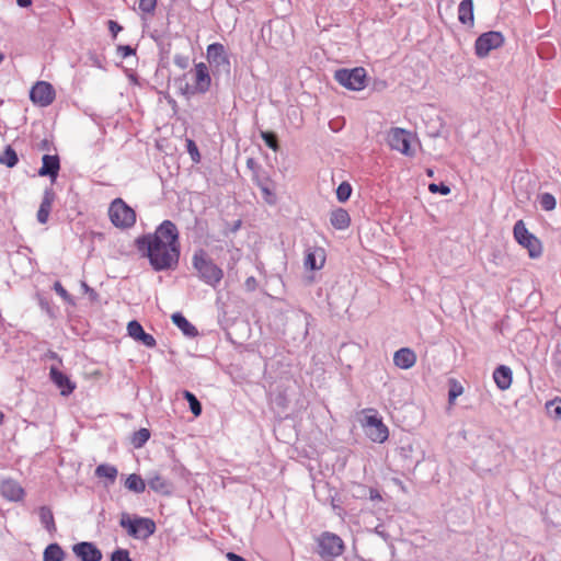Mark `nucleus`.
I'll return each instance as SVG.
<instances>
[{
    "mask_svg": "<svg viewBox=\"0 0 561 561\" xmlns=\"http://www.w3.org/2000/svg\"><path fill=\"white\" fill-rule=\"evenodd\" d=\"M82 287H83V289H84L85 291H89V290H90L89 286H88L85 283H82Z\"/></svg>",
    "mask_w": 561,
    "mask_h": 561,
    "instance_id": "nucleus-56",
    "label": "nucleus"
},
{
    "mask_svg": "<svg viewBox=\"0 0 561 561\" xmlns=\"http://www.w3.org/2000/svg\"><path fill=\"white\" fill-rule=\"evenodd\" d=\"M458 20L465 25H473L474 15L472 0H461L458 5Z\"/></svg>",
    "mask_w": 561,
    "mask_h": 561,
    "instance_id": "nucleus-23",
    "label": "nucleus"
},
{
    "mask_svg": "<svg viewBox=\"0 0 561 561\" xmlns=\"http://www.w3.org/2000/svg\"><path fill=\"white\" fill-rule=\"evenodd\" d=\"M245 287L249 289V290H254L255 287H256V279L251 276V277H248L245 279Z\"/></svg>",
    "mask_w": 561,
    "mask_h": 561,
    "instance_id": "nucleus-51",
    "label": "nucleus"
},
{
    "mask_svg": "<svg viewBox=\"0 0 561 561\" xmlns=\"http://www.w3.org/2000/svg\"><path fill=\"white\" fill-rule=\"evenodd\" d=\"M319 554L321 557H340L344 552L342 538L333 533L325 531L318 538Z\"/></svg>",
    "mask_w": 561,
    "mask_h": 561,
    "instance_id": "nucleus-9",
    "label": "nucleus"
},
{
    "mask_svg": "<svg viewBox=\"0 0 561 561\" xmlns=\"http://www.w3.org/2000/svg\"><path fill=\"white\" fill-rule=\"evenodd\" d=\"M111 222L118 228H130L136 222V213L122 198H115L108 208Z\"/></svg>",
    "mask_w": 561,
    "mask_h": 561,
    "instance_id": "nucleus-4",
    "label": "nucleus"
},
{
    "mask_svg": "<svg viewBox=\"0 0 561 561\" xmlns=\"http://www.w3.org/2000/svg\"><path fill=\"white\" fill-rule=\"evenodd\" d=\"M261 137L267 147H270L274 151L278 150V142H277L276 135L274 133L262 131Z\"/></svg>",
    "mask_w": 561,
    "mask_h": 561,
    "instance_id": "nucleus-38",
    "label": "nucleus"
},
{
    "mask_svg": "<svg viewBox=\"0 0 561 561\" xmlns=\"http://www.w3.org/2000/svg\"><path fill=\"white\" fill-rule=\"evenodd\" d=\"M65 551L58 543L48 545L43 553V561H64Z\"/></svg>",
    "mask_w": 561,
    "mask_h": 561,
    "instance_id": "nucleus-25",
    "label": "nucleus"
},
{
    "mask_svg": "<svg viewBox=\"0 0 561 561\" xmlns=\"http://www.w3.org/2000/svg\"><path fill=\"white\" fill-rule=\"evenodd\" d=\"M108 30L112 33L113 37H116L118 32L122 31V26L117 22L110 20Z\"/></svg>",
    "mask_w": 561,
    "mask_h": 561,
    "instance_id": "nucleus-49",
    "label": "nucleus"
},
{
    "mask_svg": "<svg viewBox=\"0 0 561 561\" xmlns=\"http://www.w3.org/2000/svg\"><path fill=\"white\" fill-rule=\"evenodd\" d=\"M187 151L194 161L199 160V152L195 142L191 139L187 140Z\"/></svg>",
    "mask_w": 561,
    "mask_h": 561,
    "instance_id": "nucleus-45",
    "label": "nucleus"
},
{
    "mask_svg": "<svg viewBox=\"0 0 561 561\" xmlns=\"http://www.w3.org/2000/svg\"><path fill=\"white\" fill-rule=\"evenodd\" d=\"M39 519L43 526L46 528L47 531L51 533L56 530L55 519L53 512L47 506H42L39 508Z\"/></svg>",
    "mask_w": 561,
    "mask_h": 561,
    "instance_id": "nucleus-29",
    "label": "nucleus"
},
{
    "mask_svg": "<svg viewBox=\"0 0 561 561\" xmlns=\"http://www.w3.org/2000/svg\"><path fill=\"white\" fill-rule=\"evenodd\" d=\"M227 558L230 561H247L244 558H242V557H240V556H238V554H236L233 552L227 553Z\"/></svg>",
    "mask_w": 561,
    "mask_h": 561,
    "instance_id": "nucleus-52",
    "label": "nucleus"
},
{
    "mask_svg": "<svg viewBox=\"0 0 561 561\" xmlns=\"http://www.w3.org/2000/svg\"><path fill=\"white\" fill-rule=\"evenodd\" d=\"M150 438V432L147 428H140L134 433L131 443L136 448L142 447Z\"/></svg>",
    "mask_w": 561,
    "mask_h": 561,
    "instance_id": "nucleus-32",
    "label": "nucleus"
},
{
    "mask_svg": "<svg viewBox=\"0 0 561 561\" xmlns=\"http://www.w3.org/2000/svg\"><path fill=\"white\" fill-rule=\"evenodd\" d=\"M136 341L141 342L147 347H154L157 344L156 339L145 331L137 337Z\"/></svg>",
    "mask_w": 561,
    "mask_h": 561,
    "instance_id": "nucleus-42",
    "label": "nucleus"
},
{
    "mask_svg": "<svg viewBox=\"0 0 561 561\" xmlns=\"http://www.w3.org/2000/svg\"><path fill=\"white\" fill-rule=\"evenodd\" d=\"M118 470L115 466L102 463L95 468V476L98 478H106L111 483L117 478Z\"/></svg>",
    "mask_w": 561,
    "mask_h": 561,
    "instance_id": "nucleus-28",
    "label": "nucleus"
},
{
    "mask_svg": "<svg viewBox=\"0 0 561 561\" xmlns=\"http://www.w3.org/2000/svg\"><path fill=\"white\" fill-rule=\"evenodd\" d=\"M125 488L135 493H142L146 490V482L140 476L131 473L125 480Z\"/></svg>",
    "mask_w": 561,
    "mask_h": 561,
    "instance_id": "nucleus-27",
    "label": "nucleus"
},
{
    "mask_svg": "<svg viewBox=\"0 0 561 561\" xmlns=\"http://www.w3.org/2000/svg\"><path fill=\"white\" fill-rule=\"evenodd\" d=\"M111 561H131V559L127 550L117 549L112 553Z\"/></svg>",
    "mask_w": 561,
    "mask_h": 561,
    "instance_id": "nucleus-41",
    "label": "nucleus"
},
{
    "mask_svg": "<svg viewBox=\"0 0 561 561\" xmlns=\"http://www.w3.org/2000/svg\"><path fill=\"white\" fill-rule=\"evenodd\" d=\"M493 379L501 390H506L512 385V369L508 366L500 365L493 371Z\"/></svg>",
    "mask_w": 561,
    "mask_h": 561,
    "instance_id": "nucleus-21",
    "label": "nucleus"
},
{
    "mask_svg": "<svg viewBox=\"0 0 561 561\" xmlns=\"http://www.w3.org/2000/svg\"><path fill=\"white\" fill-rule=\"evenodd\" d=\"M19 158L15 150L11 146H7L3 153L0 154V164L13 168L18 164Z\"/></svg>",
    "mask_w": 561,
    "mask_h": 561,
    "instance_id": "nucleus-30",
    "label": "nucleus"
},
{
    "mask_svg": "<svg viewBox=\"0 0 561 561\" xmlns=\"http://www.w3.org/2000/svg\"><path fill=\"white\" fill-rule=\"evenodd\" d=\"M183 396L184 398L187 400L188 404H190V409H191V412L195 415V416H198L201 415L202 413V404L201 402L197 400V398L195 397V394H193L192 392L185 390L183 392Z\"/></svg>",
    "mask_w": 561,
    "mask_h": 561,
    "instance_id": "nucleus-33",
    "label": "nucleus"
},
{
    "mask_svg": "<svg viewBox=\"0 0 561 561\" xmlns=\"http://www.w3.org/2000/svg\"><path fill=\"white\" fill-rule=\"evenodd\" d=\"M148 485L154 492L168 494L170 493L169 482L160 474H153L148 479Z\"/></svg>",
    "mask_w": 561,
    "mask_h": 561,
    "instance_id": "nucleus-26",
    "label": "nucleus"
},
{
    "mask_svg": "<svg viewBox=\"0 0 561 561\" xmlns=\"http://www.w3.org/2000/svg\"><path fill=\"white\" fill-rule=\"evenodd\" d=\"M253 163V160L252 159H249L248 160V165H251Z\"/></svg>",
    "mask_w": 561,
    "mask_h": 561,
    "instance_id": "nucleus-58",
    "label": "nucleus"
},
{
    "mask_svg": "<svg viewBox=\"0 0 561 561\" xmlns=\"http://www.w3.org/2000/svg\"><path fill=\"white\" fill-rule=\"evenodd\" d=\"M119 524L134 538L147 539L156 531L154 522L146 517L131 519L127 514H123Z\"/></svg>",
    "mask_w": 561,
    "mask_h": 561,
    "instance_id": "nucleus-5",
    "label": "nucleus"
},
{
    "mask_svg": "<svg viewBox=\"0 0 561 561\" xmlns=\"http://www.w3.org/2000/svg\"><path fill=\"white\" fill-rule=\"evenodd\" d=\"M118 53L123 58H126V57L135 54V50L128 45H122V46H118Z\"/></svg>",
    "mask_w": 561,
    "mask_h": 561,
    "instance_id": "nucleus-48",
    "label": "nucleus"
},
{
    "mask_svg": "<svg viewBox=\"0 0 561 561\" xmlns=\"http://www.w3.org/2000/svg\"><path fill=\"white\" fill-rule=\"evenodd\" d=\"M172 322L182 331L187 337H195L198 334L197 329L181 313L175 312L171 317Z\"/></svg>",
    "mask_w": 561,
    "mask_h": 561,
    "instance_id": "nucleus-22",
    "label": "nucleus"
},
{
    "mask_svg": "<svg viewBox=\"0 0 561 561\" xmlns=\"http://www.w3.org/2000/svg\"><path fill=\"white\" fill-rule=\"evenodd\" d=\"M539 204L542 209L550 211L557 206L556 197L550 193H542L539 195Z\"/></svg>",
    "mask_w": 561,
    "mask_h": 561,
    "instance_id": "nucleus-34",
    "label": "nucleus"
},
{
    "mask_svg": "<svg viewBox=\"0 0 561 561\" xmlns=\"http://www.w3.org/2000/svg\"><path fill=\"white\" fill-rule=\"evenodd\" d=\"M365 433L374 443H383L389 436L388 427L377 415H367L365 417Z\"/></svg>",
    "mask_w": 561,
    "mask_h": 561,
    "instance_id": "nucleus-12",
    "label": "nucleus"
},
{
    "mask_svg": "<svg viewBox=\"0 0 561 561\" xmlns=\"http://www.w3.org/2000/svg\"><path fill=\"white\" fill-rule=\"evenodd\" d=\"M352 194V186L347 182H342L336 188V197L339 202L345 203Z\"/></svg>",
    "mask_w": 561,
    "mask_h": 561,
    "instance_id": "nucleus-35",
    "label": "nucleus"
},
{
    "mask_svg": "<svg viewBox=\"0 0 561 561\" xmlns=\"http://www.w3.org/2000/svg\"><path fill=\"white\" fill-rule=\"evenodd\" d=\"M547 413L556 419L561 420V399L554 398L546 403Z\"/></svg>",
    "mask_w": 561,
    "mask_h": 561,
    "instance_id": "nucleus-31",
    "label": "nucleus"
},
{
    "mask_svg": "<svg viewBox=\"0 0 561 561\" xmlns=\"http://www.w3.org/2000/svg\"><path fill=\"white\" fill-rule=\"evenodd\" d=\"M54 290L67 302H71V296L68 294V291L64 288L60 282H56L54 284Z\"/></svg>",
    "mask_w": 561,
    "mask_h": 561,
    "instance_id": "nucleus-44",
    "label": "nucleus"
},
{
    "mask_svg": "<svg viewBox=\"0 0 561 561\" xmlns=\"http://www.w3.org/2000/svg\"><path fill=\"white\" fill-rule=\"evenodd\" d=\"M421 460H422V459H416V460L414 461L415 466H417V465L421 462Z\"/></svg>",
    "mask_w": 561,
    "mask_h": 561,
    "instance_id": "nucleus-57",
    "label": "nucleus"
},
{
    "mask_svg": "<svg viewBox=\"0 0 561 561\" xmlns=\"http://www.w3.org/2000/svg\"><path fill=\"white\" fill-rule=\"evenodd\" d=\"M136 247L154 271L171 270L179 263V230L171 220L162 221L153 233L137 238Z\"/></svg>",
    "mask_w": 561,
    "mask_h": 561,
    "instance_id": "nucleus-1",
    "label": "nucleus"
},
{
    "mask_svg": "<svg viewBox=\"0 0 561 561\" xmlns=\"http://www.w3.org/2000/svg\"><path fill=\"white\" fill-rule=\"evenodd\" d=\"M56 98L54 87L46 81H37L30 91L31 101L41 107L50 105Z\"/></svg>",
    "mask_w": 561,
    "mask_h": 561,
    "instance_id": "nucleus-11",
    "label": "nucleus"
},
{
    "mask_svg": "<svg viewBox=\"0 0 561 561\" xmlns=\"http://www.w3.org/2000/svg\"><path fill=\"white\" fill-rule=\"evenodd\" d=\"M504 44V36L501 32L490 31L481 34L474 43L476 55L480 58L486 57L491 50Z\"/></svg>",
    "mask_w": 561,
    "mask_h": 561,
    "instance_id": "nucleus-8",
    "label": "nucleus"
},
{
    "mask_svg": "<svg viewBox=\"0 0 561 561\" xmlns=\"http://www.w3.org/2000/svg\"><path fill=\"white\" fill-rule=\"evenodd\" d=\"M334 79L348 90L360 91L366 87V70L363 67L339 69Z\"/></svg>",
    "mask_w": 561,
    "mask_h": 561,
    "instance_id": "nucleus-7",
    "label": "nucleus"
},
{
    "mask_svg": "<svg viewBox=\"0 0 561 561\" xmlns=\"http://www.w3.org/2000/svg\"><path fill=\"white\" fill-rule=\"evenodd\" d=\"M515 240L525 249L531 259H537L542 253V245L540 240L528 231L523 220H518L513 229Z\"/></svg>",
    "mask_w": 561,
    "mask_h": 561,
    "instance_id": "nucleus-6",
    "label": "nucleus"
},
{
    "mask_svg": "<svg viewBox=\"0 0 561 561\" xmlns=\"http://www.w3.org/2000/svg\"><path fill=\"white\" fill-rule=\"evenodd\" d=\"M325 263V252L322 248H310L307 250L304 265L307 270H321Z\"/></svg>",
    "mask_w": 561,
    "mask_h": 561,
    "instance_id": "nucleus-18",
    "label": "nucleus"
},
{
    "mask_svg": "<svg viewBox=\"0 0 561 561\" xmlns=\"http://www.w3.org/2000/svg\"><path fill=\"white\" fill-rule=\"evenodd\" d=\"M206 58L215 75L230 76L231 62L225 46L220 43H213L207 46Z\"/></svg>",
    "mask_w": 561,
    "mask_h": 561,
    "instance_id": "nucleus-3",
    "label": "nucleus"
},
{
    "mask_svg": "<svg viewBox=\"0 0 561 561\" xmlns=\"http://www.w3.org/2000/svg\"><path fill=\"white\" fill-rule=\"evenodd\" d=\"M330 222L335 229L344 230L348 228L351 224V217L345 209L337 208L331 213Z\"/></svg>",
    "mask_w": 561,
    "mask_h": 561,
    "instance_id": "nucleus-24",
    "label": "nucleus"
},
{
    "mask_svg": "<svg viewBox=\"0 0 561 561\" xmlns=\"http://www.w3.org/2000/svg\"><path fill=\"white\" fill-rule=\"evenodd\" d=\"M413 453H414V447L411 442H404L399 447V455L403 459L410 460V462H413Z\"/></svg>",
    "mask_w": 561,
    "mask_h": 561,
    "instance_id": "nucleus-37",
    "label": "nucleus"
},
{
    "mask_svg": "<svg viewBox=\"0 0 561 561\" xmlns=\"http://www.w3.org/2000/svg\"><path fill=\"white\" fill-rule=\"evenodd\" d=\"M428 190L431 193H440L442 195H448L450 193V187L443 183H440V184L431 183L428 185Z\"/></svg>",
    "mask_w": 561,
    "mask_h": 561,
    "instance_id": "nucleus-43",
    "label": "nucleus"
},
{
    "mask_svg": "<svg viewBox=\"0 0 561 561\" xmlns=\"http://www.w3.org/2000/svg\"><path fill=\"white\" fill-rule=\"evenodd\" d=\"M426 174H427L430 178H432V176H434V171H433L432 169H427V170H426Z\"/></svg>",
    "mask_w": 561,
    "mask_h": 561,
    "instance_id": "nucleus-54",
    "label": "nucleus"
},
{
    "mask_svg": "<svg viewBox=\"0 0 561 561\" xmlns=\"http://www.w3.org/2000/svg\"><path fill=\"white\" fill-rule=\"evenodd\" d=\"M139 9L144 13L151 14L157 7V0H139Z\"/></svg>",
    "mask_w": 561,
    "mask_h": 561,
    "instance_id": "nucleus-40",
    "label": "nucleus"
},
{
    "mask_svg": "<svg viewBox=\"0 0 561 561\" xmlns=\"http://www.w3.org/2000/svg\"><path fill=\"white\" fill-rule=\"evenodd\" d=\"M21 8H27L32 4V0H16Z\"/></svg>",
    "mask_w": 561,
    "mask_h": 561,
    "instance_id": "nucleus-53",
    "label": "nucleus"
},
{
    "mask_svg": "<svg viewBox=\"0 0 561 561\" xmlns=\"http://www.w3.org/2000/svg\"><path fill=\"white\" fill-rule=\"evenodd\" d=\"M462 393V387L461 386H454L450 388L449 390V393H448V397H449V402L453 403L454 400L460 396Z\"/></svg>",
    "mask_w": 561,
    "mask_h": 561,
    "instance_id": "nucleus-47",
    "label": "nucleus"
},
{
    "mask_svg": "<svg viewBox=\"0 0 561 561\" xmlns=\"http://www.w3.org/2000/svg\"><path fill=\"white\" fill-rule=\"evenodd\" d=\"M50 357H51V358H56V357H57V354H56V353H51Z\"/></svg>",
    "mask_w": 561,
    "mask_h": 561,
    "instance_id": "nucleus-59",
    "label": "nucleus"
},
{
    "mask_svg": "<svg viewBox=\"0 0 561 561\" xmlns=\"http://www.w3.org/2000/svg\"><path fill=\"white\" fill-rule=\"evenodd\" d=\"M415 363L416 354L409 347H402L393 354V364L401 369H410Z\"/></svg>",
    "mask_w": 561,
    "mask_h": 561,
    "instance_id": "nucleus-19",
    "label": "nucleus"
},
{
    "mask_svg": "<svg viewBox=\"0 0 561 561\" xmlns=\"http://www.w3.org/2000/svg\"><path fill=\"white\" fill-rule=\"evenodd\" d=\"M194 85L193 92L204 94L211 85V77L208 66L205 62H198L194 66Z\"/></svg>",
    "mask_w": 561,
    "mask_h": 561,
    "instance_id": "nucleus-13",
    "label": "nucleus"
},
{
    "mask_svg": "<svg viewBox=\"0 0 561 561\" xmlns=\"http://www.w3.org/2000/svg\"><path fill=\"white\" fill-rule=\"evenodd\" d=\"M4 414L0 411V425L3 424Z\"/></svg>",
    "mask_w": 561,
    "mask_h": 561,
    "instance_id": "nucleus-55",
    "label": "nucleus"
},
{
    "mask_svg": "<svg viewBox=\"0 0 561 561\" xmlns=\"http://www.w3.org/2000/svg\"><path fill=\"white\" fill-rule=\"evenodd\" d=\"M174 64L180 67L181 69H184L187 67L188 60L186 57L176 55L174 56Z\"/></svg>",
    "mask_w": 561,
    "mask_h": 561,
    "instance_id": "nucleus-50",
    "label": "nucleus"
},
{
    "mask_svg": "<svg viewBox=\"0 0 561 561\" xmlns=\"http://www.w3.org/2000/svg\"><path fill=\"white\" fill-rule=\"evenodd\" d=\"M55 201V193L53 190L47 188L44 192L42 203L37 210V220L39 224L44 225L48 221V217L51 210L53 203Z\"/></svg>",
    "mask_w": 561,
    "mask_h": 561,
    "instance_id": "nucleus-20",
    "label": "nucleus"
},
{
    "mask_svg": "<svg viewBox=\"0 0 561 561\" xmlns=\"http://www.w3.org/2000/svg\"><path fill=\"white\" fill-rule=\"evenodd\" d=\"M411 133L402 128H391L388 133L387 141L392 150H397L404 156L412 157L414 154L411 149Z\"/></svg>",
    "mask_w": 561,
    "mask_h": 561,
    "instance_id": "nucleus-10",
    "label": "nucleus"
},
{
    "mask_svg": "<svg viewBox=\"0 0 561 561\" xmlns=\"http://www.w3.org/2000/svg\"><path fill=\"white\" fill-rule=\"evenodd\" d=\"M49 377L50 380L59 388L60 394L64 397H68L76 389V383L55 366L50 367Z\"/></svg>",
    "mask_w": 561,
    "mask_h": 561,
    "instance_id": "nucleus-15",
    "label": "nucleus"
},
{
    "mask_svg": "<svg viewBox=\"0 0 561 561\" xmlns=\"http://www.w3.org/2000/svg\"><path fill=\"white\" fill-rule=\"evenodd\" d=\"M253 181L254 183L260 187V183H268L271 184V181L265 173H261L259 171H255L253 174Z\"/></svg>",
    "mask_w": 561,
    "mask_h": 561,
    "instance_id": "nucleus-46",
    "label": "nucleus"
},
{
    "mask_svg": "<svg viewBox=\"0 0 561 561\" xmlns=\"http://www.w3.org/2000/svg\"><path fill=\"white\" fill-rule=\"evenodd\" d=\"M60 169L59 157L54 154H44L42 158V167L38 170V175L41 176H49L54 182Z\"/></svg>",
    "mask_w": 561,
    "mask_h": 561,
    "instance_id": "nucleus-17",
    "label": "nucleus"
},
{
    "mask_svg": "<svg viewBox=\"0 0 561 561\" xmlns=\"http://www.w3.org/2000/svg\"><path fill=\"white\" fill-rule=\"evenodd\" d=\"M127 332H128V335L130 337H133L134 340H137V337L142 334L144 332V329L141 327V324L136 321V320H133L130 321L128 324H127Z\"/></svg>",
    "mask_w": 561,
    "mask_h": 561,
    "instance_id": "nucleus-39",
    "label": "nucleus"
},
{
    "mask_svg": "<svg viewBox=\"0 0 561 561\" xmlns=\"http://www.w3.org/2000/svg\"><path fill=\"white\" fill-rule=\"evenodd\" d=\"M260 190L262 192L264 201L267 204L273 205V204L276 203V195H275L271 184H268V183H260Z\"/></svg>",
    "mask_w": 561,
    "mask_h": 561,
    "instance_id": "nucleus-36",
    "label": "nucleus"
},
{
    "mask_svg": "<svg viewBox=\"0 0 561 561\" xmlns=\"http://www.w3.org/2000/svg\"><path fill=\"white\" fill-rule=\"evenodd\" d=\"M192 265L199 280L213 288H216L224 278L222 268L218 266L203 249H198L194 252Z\"/></svg>",
    "mask_w": 561,
    "mask_h": 561,
    "instance_id": "nucleus-2",
    "label": "nucleus"
},
{
    "mask_svg": "<svg viewBox=\"0 0 561 561\" xmlns=\"http://www.w3.org/2000/svg\"><path fill=\"white\" fill-rule=\"evenodd\" d=\"M72 551L77 558L81 561H101L102 552L101 550L93 543L88 541H82L76 543L72 547Z\"/></svg>",
    "mask_w": 561,
    "mask_h": 561,
    "instance_id": "nucleus-14",
    "label": "nucleus"
},
{
    "mask_svg": "<svg viewBox=\"0 0 561 561\" xmlns=\"http://www.w3.org/2000/svg\"><path fill=\"white\" fill-rule=\"evenodd\" d=\"M0 493L4 499L12 502L23 500L25 494L20 483L12 479L3 480L0 483Z\"/></svg>",
    "mask_w": 561,
    "mask_h": 561,
    "instance_id": "nucleus-16",
    "label": "nucleus"
}]
</instances>
